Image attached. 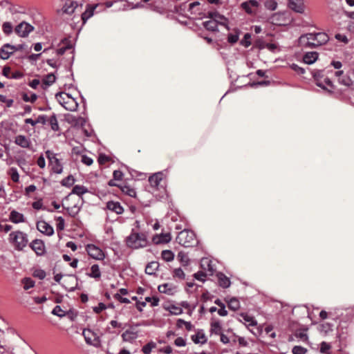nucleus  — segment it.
I'll list each match as a JSON object with an SVG mask.
<instances>
[{"label": "nucleus", "instance_id": "f257e3e1", "mask_svg": "<svg viewBox=\"0 0 354 354\" xmlns=\"http://www.w3.org/2000/svg\"><path fill=\"white\" fill-rule=\"evenodd\" d=\"M328 39L329 37L325 32L308 33L301 35L298 42L304 48H315L325 44Z\"/></svg>", "mask_w": 354, "mask_h": 354}, {"label": "nucleus", "instance_id": "f03ea898", "mask_svg": "<svg viewBox=\"0 0 354 354\" xmlns=\"http://www.w3.org/2000/svg\"><path fill=\"white\" fill-rule=\"evenodd\" d=\"M126 243L129 248L140 249L145 248L149 244L147 236L145 233L132 232L126 239Z\"/></svg>", "mask_w": 354, "mask_h": 354}, {"label": "nucleus", "instance_id": "7ed1b4c3", "mask_svg": "<svg viewBox=\"0 0 354 354\" xmlns=\"http://www.w3.org/2000/svg\"><path fill=\"white\" fill-rule=\"evenodd\" d=\"M57 101L66 110L75 111L78 107L76 100L65 92H59L55 95Z\"/></svg>", "mask_w": 354, "mask_h": 354}, {"label": "nucleus", "instance_id": "20e7f679", "mask_svg": "<svg viewBox=\"0 0 354 354\" xmlns=\"http://www.w3.org/2000/svg\"><path fill=\"white\" fill-rule=\"evenodd\" d=\"M176 241L185 248L192 247L198 243L194 232L187 230H183L178 233Z\"/></svg>", "mask_w": 354, "mask_h": 354}, {"label": "nucleus", "instance_id": "39448f33", "mask_svg": "<svg viewBox=\"0 0 354 354\" xmlns=\"http://www.w3.org/2000/svg\"><path fill=\"white\" fill-rule=\"evenodd\" d=\"M46 156L48 160L49 166L53 173L60 174L63 172V165L61 160L58 158L57 153L50 150H47L45 152Z\"/></svg>", "mask_w": 354, "mask_h": 354}, {"label": "nucleus", "instance_id": "423d86ee", "mask_svg": "<svg viewBox=\"0 0 354 354\" xmlns=\"http://www.w3.org/2000/svg\"><path fill=\"white\" fill-rule=\"evenodd\" d=\"M10 240L11 243L15 245V248L19 250H21L25 248L28 243V238L26 234L20 231L11 232L10 234Z\"/></svg>", "mask_w": 354, "mask_h": 354}, {"label": "nucleus", "instance_id": "0eeeda50", "mask_svg": "<svg viewBox=\"0 0 354 354\" xmlns=\"http://www.w3.org/2000/svg\"><path fill=\"white\" fill-rule=\"evenodd\" d=\"M313 77L315 80V84L317 86L322 88L330 93H333L334 85L328 77H325L324 80H322L320 75V72H315Z\"/></svg>", "mask_w": 354, "mask_h": 354}, {"label": "nucleus", "instance_id": "6e6552de", "mask_svg": "<svg viewBox=\"0 0 354 354\" xmlns=\"http://www.w3.org/2000/svg\"><path fill=\"white\" fill-rule=\"evenodd\" d=\"M82 335L87 344L98 348L100 346L101 340L100 336L91 329H84Z\"/></svg>", "mask_w": 354, "mask_h": 354}, {"label": "nucleus", "instance_id": "1a4fd4ad", "mask_svg": "<svg viewBox=\"0 0 354 354\" xmlns=\"http://www.w3.org/2000/svg\"><path fill=\"white\" fill-rule=\"evenodd\" d=\"M34 30V27L30 24L22 21L15 28V32L21 37H26Z\"/></svg>", "mask_w": 354, "mask_h": 354}, {"label": "nucleus", "instance_id": "9d476101", "mask_svg": "<svg viewBox=\"0 0 354 354\" xmlns=\"http://www.w3.org/2000/svg\"><path fill=\"white\" fill-rule=\"evenodd\" d=\"M86 250L88 254L93 259L102 260L105 257L103 251L99 247L93 244H88L86 247Z\"/></svg>", "mask_w": 354, "mask_h": 354}, {"label": "nucleus", "instance_id": "9b49d317", "mask_svg": "<svg viewBox=\"0 0 354 354\" xmlns=\"http://www.w3.org/2000/svg\"><path fill=\"white\" fill-rule=\"evenodd\" d=\"M208 17L213 19L218 25H221L227 30H230V27L228 26V19L224 15H221L218 12H208Z\"/></svg>", "mask_w": 354, "mask_h": 354}, {"label": "nucleus", "instance_id": "f8f14e48", "mask_svg": "<svg viewBox=\"0 0 354 354\" xmlns=\"http://www.w3.org/2000/svg\"><path fill=\"white\" fill-rule=\"evenodd\" d=\"M37 230L47 236H52L54 233L53 227L45 221H39L37 223Z\"/></svg>", "mask_w": 354, "mask_h": 354}, {"label": "nucleus", "instance_id": "ddd939ff", "mask_svg": "<svg viewBox=\"0 0 354 354\" xmlns=\"http://www.w3.org/2000/svg\"><path fill=\"white\" fill-rule=\"evenodd\" d=\"M201 267L209 275H213L215 268L213 262L209 258H203L201 260Z\"/></svg>", "mask_w": 354, "mask_h": 354}, {"label": "nucleus", "instance_id": "4468645a", "mask_svg": "<svg viewBox=\"0 0 354 354\" xmlns=\"http://www.w3.org/2000/svg\"><path fill=\"white\" fill-rule=\"evenodd\" d=\"M269 21L276 26H283L286 23L285 14L283 12H277L270 17Z\"/></svg>", "mask_w": 354, "mask_h": 354}, {"label": "nucleus", "instance_id": "2eb2a0df", "mask_svg": "<svg viewBox=\"0 0 354 354\" xmlns=\"http://www.w3.org/2000/svg\"><path fill=\"white\" fill-rule=\"evenodd\" d=\"M30 248L38 256H41L45 253V245L41 240L35 239L32 241L30 243Z\"/></svg>", "mask_w": 354, "mask_h": 354}, {"label": "nucleus", "instance_id": "dca6fc26", "mask_svg": "<svg viewBox=\"0 0 354 354\" xmlns=\"http://www.w3.org/2000/svg\"><path fill=\"white\" fill-rule=\"evenodd\" d=\"M98 6V3L94 5L88 4L86 6V10L81 15L83 24H85L88 19L93 16L94 11Z\"/></svg>", "mask_w": 354, "mask_h": 354}, {"label": "nucleus", "instance_id": "f3484780", "mask_svg": "<svg viewBox=\"0 0 354 354\" xmlns=\"http://www.w3.org/2000/svg\"><path fill=\"white\" fill-rule=\"evenodd\" d=\"M171 240L170 233H162L160 234H156L152 238V241L154 244L167 243Z\"/></svg>", "mask_w": 354, "mask_h": 354}, {"label": "nucleus", "instance_id": "a211bd4d", "mask_svg": "<svg viewBox=\"0 0 354 354\" xmlns=\"http://www.w3.org/2000/svg\"><path fill=\"white\" fill-rule=\"evenodd\" d=\"M289 8L298 13H303L304 6L302 0H288Z\"/></svg>", "mask_w": 354, "mask_h": 354}, {"label": "nucleus", "instance_id": "6ab92c4d", "mask_svg": "<svg viewBox=\"0 0 354 354\" xmlns=\"http://www.w3.org/2000/svg\"><path fill=\"white\" fill-rule=\"evenodd\" d=\"M158 289L160 292L165 293L168 295H174L177 291L176 286L171 283H164L160 285Z\"/></svg>", "mask_w": 354, "mask_h": 354}, {"label": "nucleus", "instance_id": "aec40b11", "mask_svg": "<svg viewBox=\"0 0 354 354\" xmlns=\"http://www.w3.org/2000/svg\"><path fill=\"white\" fill-rule=\"evenodd\" d=\"M106 208L109 210L116 213L117 214H121L124 212V208L122 207L121 204L118 201H111L107 202Z\"/></svg>", "mask_w": 354, "mask_h": 354}, {"label": "nucleus", "instance_id": "412c9836", "mask_svg": "<svg viewBox=\"0 0 354 354\" xmlns=\"http://www.w3.org/2000/svg\"><path fill=\"white\" fill-rule=\"evenodd\" d=\"M13 53V45L6 44L0 49V57L2 59H7Z\"/></svg>", "mask_w": 354, "mask_h": 354}, {"label": "nucleus", "instance_id": "4be33fe9", "mask_svg": "<svg viewBox=\"0 0 354 354\" xmlns=\"http://www.w3.org/2000/svg\"><path fill=\"white\" fill-rule=\"evenodd\" d=\"M163 173L162 172H157L149 178V182L151 187L155 188H158L160 182L163 178Z\"/></svg>", "mask_w": 354, "mask_h": 354}, {"label": "nucleus", "instance_id": "5701e85b", "mask_svg": "<svg viewBox=\"0 0 354 354\" xmlns=\"http://www.w3.org/2000/svg\"><path fill=\"white\" fill-rule=\"evenodd\" d=\"M240 317L241 321L248 328L250 326H255L257 325V322L255 318L247 313H241Z\"/></svg>", "mask_w": 354, "mask_h": 354}, {"label": "nucleus", "instance_id": "b1692460", "mask_svg": "<svg viewBox=\"0 0 354 354\" xmlns=\"http://www.w3.org/2000/svg\"><path fill=\"white\" fill-rule=\"evenodd\" d=\"M217 279L219 286L223 288H227L231 285L230 279L226 277L223 273L218 272L217 274Z\"/></svg>", "mask_w": 354, "mask_h": 354}, {"label": "nucleus", "instance_id": "393cba45", "mask_svg": "<svg viewBox=\"0 0 354 354\" xmlns=\"http://www.w3.org/2000/svg\"><path fill=\"white\" fill-rule=\"evenodd\" d=\"M15 143L23 148H28L30 145V140L23 135L17 136L15 138Z\"/></svg>", "mask_w": 354, "mask_h": 354}, {"label": "nucleus", "instance_id": "a878e982", "mask_svg": "<svg viewBox=\"0 0 354 354\" xmlns=\"http://www.w3.org/2000/svg\"><path fill=\"white\" fill-rule=\"evenodd\" d=\"M61 44L63 45L59 48L56 50V54L57 55H63L67 50H71L73 48V45L68 39H63L61 41Z\"/></svg>", "mask_w": 354, "mask_h": 354}, {"label": "nucleus", "instance_id": "bb28decb", "mask_svg": "<svg viewBox=\"0 0 354 354\" xmlns=\"http://www.w3.org/2000/svg\"><path fill=\"white\" fill-rule=\"evenodd\" d=\"M77 6L78 3L77 1L66 2L62 8V11L66 14L72 15Z\"/></svg>", "mask_w": 354, "mask_h": 354}, {"label": "nucleus", "instance_id": "cd10ccee", "mask_svg": "<svg viewBox=\"0 0 354 354\" xmlns=\"http://www.w3.org/2000/svg\"><path fill=\"white\" fill-rule=\"evenodd\" d=\"M10 220L14 223H24L25 221L24 214L16 210L11 211L10 214Z\"/></svg>", "mask_w": 354, "mask_h": 354}, {"label": "nucleus", "instance_id": "c85d7f7f", "mask_svg": "<svg viewBox=\"0 0 354 354\" xmlns=\"http://www.w3.org/2000/svg\"><path fill=\"white\" fill-rule=\"evenodd\" d=\"M317 59L318 53L317 52L306 53L303 57L304 62L307 64H312L315 63Z\"/></svg>", "mask_w": 354, "mask_h": 354}, {"label": "nucleus", "instance_id": "c756f323", "mask_svg": "<svg viewBox=\"0 0 354 354\" xmlns=\"http://www.w3.org/2000/svg\"><path fill=\"white\" fill-rule=\"evenodd\" d=\"M82 200V198H80V205L78 204H75L72 207L66 208L68 214L71 216L75 217L76 215L78 214V213L80 212L81 207H82V202H81Z\"/></svg>", "mask_w": 354, "mask_h": 354}, {"label": "nucleus", "instance_id": "7c9ffc66", "mask_svg": "<svg viewBox=\"0 0 354 354\" xmlns=\"http://www.w3.org/2000/svg\"><path fill=\"white\" fill-rule=\"evenodd\" d=\"M159 267V263L157 261H151L149 263L145 268V272L147 274L153 275Z\"/></svg>", "mask_w": 354, "mask_h": 354}, {"label": "nucleus", "instance_id": "2f4dec72", "mask_svg": "<svg viewBox=\"0 0 354 354\" xmlns=\"http://www.w3.org/2000/svg\"><path fill=\"white\" fill-rule=\"evenodd\" d=\"M165 308L169 311L170 315H179L183 312V308L180 306L173 304L169 305Z\"/></svg>", "mask_w": 354, "mask_h": 354}, {"label": "nucleus", "instance_id": "473e14b6", "mask_svg": "<svg viewBox=\"0 0 354 354\" xmlns=\"http://www.w3.org/2000/svg\"><path fill=\"white\" fill-rule=\"evenodd\" d=\"M192 339L195 344H205L207 338L204 333L198 331L196 335L192 336Z\"/></svg>", "mask_w": 354, "mask_h": 354}, {"label": "nucleus", "instance_id": "72a5a7b5", "mask_svg": "<svg viewBox=\"0 0 354 354\" xmlns=\"http://www.w3.org/2000/svg\"><path fill=\"white\" fill-rule=\"evenodd\" d=\"M138 335L136 332L131 330H126L122 334V339L124 342H131L137 338Z\"/></svg>", "mask_w": 354, "mask_h": 354}, {"label": "nucleus", "instance_id": "f704fd0d", "mask_svg": "<svg viewBox=\"0 0 354 354\" xmlns=\"http://www.w3.org/2000/svg\"><path fill=\"white\" fill-rule=\"evenodd\" d=\"M177 259L181 263L183 266H187L190 261L187 254L183 251L178 253Z\"/></svg>", "mask_w": 354, "mask_h": 354}, {"label": "nucleus", "instance_id": "c9c22d12", "mask_svg": "<svg viewBox=\"0 0 354 354\" xmlns=\"http://www.w3.org/2000/svg\"><path fill=\"white\" fill-rule=\"evenodd\" d=\"M203 26L207 30L212 32L218 31V24L216 21L211 19L209 21H206L203 22Z\"/></svg>", "mask_w": 354, "mask_h": 354}, {"label": "nucleus", "instance_id": "e433bc0d", "mask_svg": "<svg viewBox=\"0 0 354 354\" xmlns=\"http://www.w3.org/2000/svg\"><path fill=\"white\" fill-rule=\"evenodd\" d=\"M88 192V189L86 187L77 185L73 187L71 194H76L81 197L83 194L87 193Z\"/></svg>", "mask_w": 354, "mask_h": 354}, {"label": "nucleus", "instance_id": "4c0bfd02", "mask_svg": "<svg viewBox=\"0 0 354 354\" xmlns=\"http://www.w3.org/2000/svg\"><path fill=\"white\" fill-rule=\"evenodd\" d=\"M333 324L328 322H324L319 326V330L320 331V333H324V335H327L328 333L333 330Z\"/></svg>", "mask_w": 354, "mask_h": 354}, {"label": "nucleus", "instance_id": "58836bf2", "mask_svg": "<svg viewBox=\"0 0 354 354\" xmlns=\"http://www.w3.org/2000/svg\"><path fill=\"white\" fill-rule=\"evenodd\" d=\"M88 275L94 279H99L101 277V272L99 268V266L97 264H94L91 268V272L88 274Z\"/></svg>", "mask_w": 354, "mask_h": 354}, {"label": "nucleus", "instance_id": "ea45409f", "mask_svg": "<svg viewBox=\"0 0 354 354\" xmlns=\"http://www.w3.org/2000/svg\"><path fill=\"white\" fill-rule=\"evenodd\" d=\"M48 122L52 130L57 131L59 130V124L57 119V116L53 113L48 119Z\"/></svg>", "mask_w": 354, "mask_h": 354}, {"label": "nucleus", "instance_id": "a19ab883", "mask_svg": "<svg viewBox=\"0 0 354 354\" xmlns=\"http://www.w3.org/2000/svg\"><path fill=\"white\" fill-rule=\"evenodd\" d=\"M120 189H121V191L124 194H125L131 197H135L136 195V192L135 189L131 187L129 185H122L120 187Z\"/></svg>", "mask_w": 354, "mask_h": 354}, {"label": "nucleus", "instance_id": "79ce46f5", "mask_svg": "<svg viewBox=\"0 0 354 354\" xmlns=\"http://www.w3.org/2000/svg\"><path fill=\"white\" fill-rule=\"evenodd\" d=\"M210 331L212 333L219 335L222 333V326L219 322H214L211 324Z\"/></svg>", "mask_w": 354, "mask_h": 354}, {"label": "nucleus", "instance_id": "37998d69", "mask_svg": "<svg viewBox=\"0 0 354 354\" xmlns=\"http://www.w3.org/2000/svg\"><path fill=\"white\" fill-rule=\"evenodd\" d=\"M240 31L238 29H234L233 33H230L227 36V41L232 44L238 41L239 38Z\"/></svg>", "mask_w": 354, "mask_h": 354}, {"label": "nucleus", "instance_id": "c03bdc74", "mask_svg": "<svg viewBox=\"0 0 354 354\" xmlns=\"http://www.w3.org/2000/svg\"><path fill=\"white\" fill-rule=\"evenodd\" d=\"M8 175L10 176L12 180L15 183H18L19 181V174L17 171V169L15 167H11L9 169Z\"/></svg>", "mask_w": 354, "mask_h": 354}, {"label": "nucleus", "instance_id": "a18cd8bd", "mask_svg": "<svg viewBox=\"0 0 354 354\" xmlns=\"http://www.w3.org/2000/svg\"><path fill=\"white\" fill-rule=\"evenodd\" d=\"M338 82L340 84L346 86L347 87H351L353 84V82L348 75H344L342 77H339Z\"/></svg>", "mask_w": 354, "mask_h": 354}, {"label": "nucleus", "instance_id": "49530a36", "mask_svg": "<svg viewBox=\"0 0 354 354\" xmlns=\"http://www.w3.org/2000/svg\"><path fill=\"white\" fill-rule=\"evenodd\" d=\"M161 257L167 262H169L174 260V254L169 250H163L161 253Z\"/></svg>", "mask_w": 354, "mask_h": 354}, {"label": "nucleus", "instance_id": "de8ad7c7", "mask_svg": "<svg viewBox=\"0 0 354 354\" xmlns=\"http://www.w3.org/2000/svg\"><path fill=\"white\" fill-rule=\"evenodd\" d=\"M176 326L178 328H182L183 326H185L186 329L188 331H190L193 329V325L189 322H186L182 319H178L177 320Z\"/></svg>", "mask_w": 354, "mask_h": 354}, {"label": "nucleus", "instance_id": "09e8293b", "mask_svg": "<svg viewBox=\"0 0 354 354\" xmlns=\"http://www.w3.org/2000/svg\"><path fill=\"white\" fill-rule=\"evenodd\" d=\"M2 31L6 35H10L13 32V26L9 21H6L2 25Z\"/></svg>", "mask_w": 354, "mask_h": 354}, {"label": "nucleus", "instance_id": "8fccbe9b", "mask_svg": "<svg viewBox=\"0 0 354 354\" xmlns=\"http://www.w3.org/2000/svg\"><path fill=\"white\" fill-rule=\"evenodd\" d=\"M56 80V77L54 74L50 73L48 74L45 76V77L43 80V83L47 86H49L52 85Z\"/></svg>", "mask_w": 354, "mask_h": 354}, {"label": "nucleus", "instance_id": "3c124183", "mask_svg": "<svg viewBox=\"0 0 354 354\" xmlns=\"http://www.w3.org/2000/svg\"><path fill=\"white\" fill-rule=\"evenodd\" d=\"M75 178L72 175H69L66 178H64L61 183L63 186L69 187H71L75 183Z\"/></svg>", "mask_w": 354, "mask_h": 354}, {"label": "nucleus", "instance_id": "603ef678", "mask_svg": "<svg viewBox=\"0 0 354 354\" xmlns=\"http://www.w3.org/2000/svg\"><path fill=\"white\" fill-rule=\"evenodd\" d=\"M22 283L25 290H28L35 286V281L30 277L23 279Z\"/></svg>", "mask_w": 354, "mask_h": 354}, {"label": "nucleus", "instance_id": "864d4df0", "mask_svg": "<svg viewBox=\"0 0 354 354\" xmlns=\"http://www.w3.org/2000/svg\"><path fill=\"white\" fill-rule=\"evenodd\" d=\"M173 277L174 278H178L180 279H185V274L184 271L180 268H175L174 269L172 272Z\"/></svg>", "mask_w": 354, "mask_h": 354}, {"label": "nucleus", "instance_id": "5fc2aeb1", "mask_svg": "<svg viewBox=\"0 0 354 354\" xmlns=\"http://www.w3.org/2000/svg\"><path fill=\"white\" fill-rule=\"evenodd\" d=\"M228 307L233 310H236L240 308V303L237 299L232 298L228 301Z\"/></svg>", "mask_w": 354, "mask_h": 354}, {"label": "nucleus", "instance_id": "6e6d98bb", "mask_svg": "<svg viewBox=\"0 0 354 354\" xmlns=\"http://www.w3.org/2000/svg\"><path fill=\"white\" fill-rule=\"evenodd\" d=\"M22 99L25 102H35L37 99V95L35 93H31L29 95L28 93H24Z\"/></svg>", "mask_w": 354, "mask_h": 354}, {"label": "nucleus", "instance_id": "4d7b16f0", "mask_svg": "<svg viewBox=\"0 0 354 354\" xmlns=\"http://www.w3.org/2000/svg\"><path fill=\"white\" fill-rule=\"evenodd\" d=\"M155 347L156 343L151 342L145 345L142 347V351L145 354H149L151 352L152 349L154 348Z\"/></svg>", "mask_w": 354, "mask_h": 354}, {"label": "nucleus", "instance_id": "13d9d810", "mask_svg": "<svg viewBox=\"0 0 354 354\" xmlns=\"http://www.w3.org/2000/svg\"><path fill=\"white\" fill-rule=\"evenodd\" d=\"M330 348V344L326 342H322L320 344V352L323 354H328Z\"/></svg>", "mask_w": 354, "mask_h": 354}, {"label": "nucleus", "instance_id": "bf43d9fd", "mask_svg": "<svg viewBox=\"0 0 354 354\" xmlns=\"http://www.w3.org/2000/svg\"><path fill=\"white\" fill-rule=\"evenodd\" d=\"M265 7L270 10H274L277 9V3L275 0H267L265 2Z\"/></svg>", "mask_w": 354, "mask_h": 354}, {"label": "nucleus", "instance_id": "052dcab7", "mask_svg": "<svg viewBox=\"0 0 354 354\" xmlns=\"http://www.w3.org/2000/svg\"><path fill=\"white\" fill-rule=\"evenodd\" d=\"M52 314L59 317L65 316V312L59 306H55L52 310Z\"/></svg>", "mask_w": 354, "mask_h": 354}, {"label": "nucleus", "instance_id": "680f3d73", "mask_svg": "<svg viewBox=\"0 0 354 354\" xmlns=\"http://www.w3.org/2000/svg\"><path fill=\"white\" fill-rule=\"evenodd\" d=\"M250 38L251 35L250 33H246L244 35L243 39L241 41V44L246 48L249 47L251 45Z\"/></svg>", "mask_w": 354, "mask_h": 354}, {"label": "nucleus", "instance_id": "e2e57ef3", "mask_svg": "<svg viewBox=\"0 0 354 354\" xmlns=\"http://www.w3.org/2000/svg\"><path fill=\"white\" fill-rule=\"evenodd\" d=\"M307 349L301 346H295L292 349L293 354H306Z\"/></svg>", "mask_w": 354, "mask_h": 354}, {"label": "nucleus", "instance_id": "0e129e2a", "mask_svg": "<svg viewBox=\"0 0 354 354\" xmlns=\"http://www.w3.org/2000/svg\"><path fill=\"white\" fill-rule=\"evenodd\" d=\"M207 274H208L207 273H205L203 271H198L194 274V277L196 280L204 282V281H205V278Z\"/></svg>", "mask_w": 354, "mask_h": 354}, {"label": "nucleus", "instance_id": "69168bd1", "mask_svg": "<svg viewBox=\"0 0 354 354\" xmlns=\"http://www.w3.org/2000/svg\"><path fill=\"white\" fill-rule=\"evenodd\" d=\"M0 101L6 104V106L10 108L13 105L14 100L12 99H8L6 96L0 94Z\"/></svg>", "mask_w": 354, "mask_h": 354}, {"label": "nucleus", "instance_id": "338daca9", "mask_svg": "<svg viewBox=\"0 0 354 354\" xmlns=\"http://www.w3.org/2000/svg\"><path fill=\"white\" fill-rule=\"evenodd\" d=\"M57 230L62 231L64 229L65 227V221L62 216H59L57 218Z\"/></svg>", "mask_w": 354, "mask_h": 354}, {"label": "nucleus", "instance_id": "774afa93", "mask_svg": "<svg viewBox=\"0 0 354 354\" xmlns=\"http://www.w3.org/2000/svg\"><path fill=\"white\" fill-rule=\"evenodd\" d=\"M33 275L39 279H43L46 277V272L41 269H37L34 271Z\"/></svg>", "mask_w": 354, "mask_h": 354}]
</instances>
